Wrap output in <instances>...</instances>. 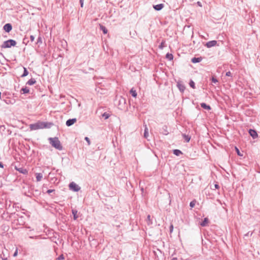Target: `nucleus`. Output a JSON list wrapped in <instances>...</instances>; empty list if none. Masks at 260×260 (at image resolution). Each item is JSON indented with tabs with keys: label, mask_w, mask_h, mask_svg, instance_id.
Here are the masks:
<instances>
[{
	"label": "nucleus",
	"mask_w": 260,
	"mask_h": 260,
	"mask_svg": "<svg viewBox=\"0 0 260 260\" xmlns=\"http://www.w3.org/2000/svg\"><path fill=\"white\" fill-rule=\"evenodd\" d=\"M3 29L6 32H9L12 29V26L10 23H7L4 26Z\"/></svg>",
	"instance_id": "nucleus-9"
},
{
	"label": "nucleus",
	"mask_w": 260,
	"mask_h": 260,
	"mask_svg": "<svg viewBox=\"0 0 260 260\" xmlns=\"http://www.w3.org/2000/svg\"><path fill=\"white\" fill-rule=\"evenodd\" d=\"M225 75L228 77H232V74L230 71L227 72L225 74Z\"/></svg>",
	"instance_id": "nucleus-41"
},
{
	"label": "nucleus",
	"mask_w": 260,
	"mask_h": 260,
	"mask_svg": "<svg viewBox=\"0 0 260 260\" xmlns=\"http://www.w3.org/2000/svg\"><path fill=\"white\" fill-rule=\"evenodd\" d=\"M53 125L51 122L38 121L35 123L29 125V128L31 131L43 129L45 128H50Z\"/></svg>",
	"instance_id": "nucleus-1"
},
{
	"label": "nucleus",
	"mask_w": 260,
	"mask_h": 260,
	"mask_svg": "<svg viewBox=\"0 0 260 260\" xmlns=\"http://www.w3.org/2000/svg\"><path fill=\"white\" fill-rule=\"evenodd\" d=\"M84 1V0H80V4L81 5V7H82V8L83 7Z\"/></svg>",
	"instance_id": "nucleus-43"
},
{
	"label": "nucleus",
	"mask_w": 260,
	"mask_h": 260,
	"mask_svg": "<svg viewBox=\"0 0 260 260\" xmlns=\"http://www.w3.org/2000/svg\"><path fill=\"white\" fill-rule=\"evenodd\" d=\"M85 140L87 142L88 144V145H90V139L89 138L86 137H85Z\"/></svg>",
	"instance_id": "nucleus-39"
},
{
	"label": "nucleus",
	"mask_w": 260,
	"mask_h": 260,
	"mask_svg": "<svg viewBox=\"0 0 260 260\" xmlns=\"http://www.w3.org/2000/svg\"><path fill=\"white\" fill-rule=\"evenodd\" d=\"M253 234V232H248L247 233L244 235L245 237L251 236Z\"/></svg>",
	"instance_id": "nucleus-37"
},
{
	"label": "nucleus",
	"mask_w": 260,
	"mask_h": 260,
	"mask_svg": "<svg viewBox=\"0 0 260 260\" xmlns=\"http://www.w3.org/2000/svg\"><path fill=\"white\" fill-rule=\"evenodd\" d=\"M30 40L31 42H33L35 40V37L32 35H31L30 36Z\"/></svg>",
	"instance_id": "nucleus-44"
},
{
	"label": "nucleus",
	"mask_w": 260,
	"mask_h": 260,
	"mask_svg": "<svg viewBox=\"0 0 260 260\" xmlns=\"http://www.w3.org/2000/svg\"><path fill=\"white\" fill-rule=\"evenodd\" d=\"M129 92L133 97H134V98L137 97V93L136 91L135 90H134L133 88H132Z\"/></svg>",
	"instance_id": "nucleus-20"
},
{
	"label": "nucleus",
	"mask_w": 260,
	"mask_h": 260,
	"mask_svg": "<svg viewBox=\"0 0 260 260\" xmlns=\"http://www.w3.org/2000/svg\"><path fill=\"white\" fill-rule=\"evenodd\" d=\"M100 28L101 30L103 31V34H107V32H108V30L106 28V27L103 25H101V24H100Z\"/></svg>",
	"instance_id": "nucleus-19"
},
{
	"label": "nucleus",
	"mask_w": 260,
	"mask_h": 260,
	"mask_svg": "<svg viewBox=\"0 0 260 260\" xmlns=\"http://www.w3.org/2000/svg\"><path fill=\"white\" fill-rule=\"evenodd\" d=\"M15 169L16 171H18L19 173H22L23 174L26 175V174H28L27 170L25 168H17V167H15Z\"/></svg>",
	"instance_id": "nucleus-8"
},
{
	"label": "nucleus",
	"mask_w": 260,
	"mask_h": 260,
	"mask_svg": "<svg viewBox=\"0 0 260 260\" xmlns=\"http://www.w3.org/2000/svg\"><path fill=\"white\" fill-rule=\"evenodd\" d=\"M144 126H145V130H144V137L145 139H148V137L149 136L148 129V127H147V125L146 124H145Z\"/></svg>",
	"instance_id": "nucleus-15"
},
{
	"label": "nucleus",
	"mask_w": 260,
	"mask_h": 260,
	"mask_svg": "<svg viewBox=\"0 0 260 260\" xmlns=\"http://www.w3.org/2000/svg\"><path fill=\"white\" fill-rule=\"evenodd\" d=\"M166 58L168 59L169 60H173V55L171 53H168L166 54Z\"/></svg>",
	"instance_id": "nucleus-26"
},
{
	"label": "nucleus",
	"mask_w": 260,
	"mask_h": 260,
	"mask_svg": "<svg viewBox=\"0 0 260 260\" xmlns=\"http://www.w3.org/2000/svg\"><path fill=\"white\" fill-rule=\"evenodd\" d=\"M164 7V5L163 4H159L156 5H153V7L156 11H160Z\"/></svg>",
	"instance_id": "nucleus-12"
},
{
	"label": "nucleus",
	"mask_w": 260,
	"mask_h": 260,
	"mask_svg": "<svg viewBox=\"0 0 260 260\" xmlns=\"http://www.w3.org/2000/svg\"><path fill=\"white\" fill-rule=\"evenodd\" d=\"M36 44H42V39L41 36H39V37L38 38Z\"/></svg>",
	"instance_id": "nucleus-31"
},
{
	"label": "nucleus",
	"mask_w": 260,
	"mask_h": 260,
	"mask_svg": "<svg viewBox=\"0 0 260 260\" xmlns=\"http://www.w3.org/2000/svg\"><path fill=\"white\" fill-rule=\"evenodd\" d=\"M211 81H212V82H213L214 83H216L218 82L217 79L216 78L214 77H212Z\"/></svg>",
	"instance_id": "nucleus-36"
},
{
	"label": "nucleus",
	"mask_w": 260,
	"mask_h": 260,
	"mask_svg": "<svg viewBox=\"0 0 260 260\" xmlns=\"http://www.w3.org/2000/svg\"><path fill=\"white\" fill-rule=\"evenodd\" d=\"M72 212L73 215L74 219L76 220L78 217L77 215V211L76 210H72Z\"/></svg>",
	"instance_id": "nucleus-23"
},
{
	"label": "nucleus",
	"mask_w": 260,
	"mask_h": 260,
	"mask_svg": "<svg viewBox=\"0 0 260 260\" xmlns=\"http://www.w3.org/2000/svg\"><path fill=\"white\" fill-rule=\"evenodd\" d=\"M37 181H40L43 178V175L41 173H36Z\"/></svg>",
	"instance_id": "nucleus-21"
},
{
	"label": "nucleus",
	"mask_w": 260,
	"mask_h": 260,
	"mask_svg": "<svg viewBox=\"0 0 260 260\" xmlns=\"http://www.w3.org/2000/svg\"><path fill=\"white\" fill-rule=\"evenodd\" d=\"M16 45V42L12 39H10L7 41H4L2 45V48H10L12 46H15Z\"/></svg>",
	"instance_id": "nucleus-3"
},
{
	"label": "nucleus",
	"mask_w": 260,
	"mask_h": 260,
	"mask_svg": "<svg viewBox=\"0 0 260 260\" xmlns=\"http://www.w3.org/2000/svg\"><path fill=\"white\" fill-rule=\"evenodd\" d=\"M249 135L253 138H256L258 137L257 133L255 129H250L248 131Z\"/></svg>",
	"instance_id": "nucleus-10"
},
{
	"label": "nucleus",
	"mask_w": 260,
	"mask_h": 260,
	"mask_svg": "<svg viewBox=\"0 0 260 260\" xmlns=\"http://www.w3.org/2000/svg\"><path fill=\"white\" fill-rule=\"evenodd\" d=\"M195 204L196 202L194 201H191L189 204V206L190 207L193 208L194 207Z\"/></svg>",
	"instance_id": "nucleus-35"
},
{
	"label": "nucleus",
	"mask_w": 260,
	"mask_h": 260,
	"mask_svg": "<svg viewBox=\"0 0 260 260\" xmlns=\"http://www.w3.org/2000/svg\"><path fill=\"white\" fill-rule=\"evenodd\" d=\"M54 191H55L54 189H48V190H47L46 192L48 194H50V193H52V192H54Z\"/></svg>",
	"instance_id": "nucleus-42"
},
{
	"label": "nucleus",
	"mask_w": 260,
	"mask_h": 260,
	"mask_svg": "<svg viewBox=\"0 0 260 260\" xmlns=\"http://www.w3.org/2000/svg\"><path fill=\"white\" fill-rule=\"evenodd\" d=\"M21 93L25 94V93H28L29 92V89L27 87H23L20 90Z\"/></svg>",
	"instance_id": "nucleus-17"
},
{
	"label": "nucleus",
	"mask_w": 260,
	"mask_h": 260,
	"mask_svg": "<svg viewBox=\"0 0 260 260\" xmlns=\"http://www.w3.org/2000/svg\"><path fill=\"white\" fill-rule=\"evenodd\" d=\"M198 5H199V6H201V2H198Z\"/></svg>",
	"instance_id": "nucleus-49"
},
{
	"label": "nucleus",
	"mask_w": 260,
	"mask_h": 260,
	"mask_svg": "<svg viewBox=\"0 0 260 260\" xmlns=\"http://www.w3.org/2000/svg\"><path fill=\"white\" fill-rule=\"evenodd\" d=\"M214 187H215V188H216V189H218V188H219V185H218V184H215L214 185Z\"/></svg>",
	"instance_id": "nucleus-45"
},
{
	"label": "nucleus",
	"mask_w": 260,
	"mask_h": 260,
	"mask_svg": "<svg viewBox=\"0 0 260 260\" xmlns=\"http://www.w3.org/2000/svg\"><path fill=\"white\" fill-rule=\"evenodd\" d=\"M165 43H166L165 41L163 40L161 42L160 44L159 45L158 48L160 49H162L165 46Z\"/></svg>",
	"instance_id": "nucleus-28"
},
{
	"label": "nucleus",
	"mask_w": 260,
	"mask_h": 260,
	"mask_svg": "<svg viewBox=\"0 0 260 260\" xmlns=\"http://www.w3.org/2000/svg\"><path fill=\"white\" fill-rule=\"evenodd\" d=\"M177 86L178 88L180 91L182 93H183L184 91L186 88L184 84L181 81L177 82Z\"/></svg>",
	"instance_id": "nucleus-6"
},
{
	"label": "nucleus",
	"mask_w": 260,
	"mask_h": 260,
	"mask_svg": "<svg viewBox=\"0 0 260 260\" xmlns=\"http://www.w3.org/2000/svg\"><path fill=\"white\" fill-rule=\"evenodd\" d=\"M30 239H39L40 238L39 236H29V237Z\"/></svg>",
	"instance_id": "nucleus-38"
},
{
	"label": "nucleus",
	"mask_w": 260,
	"mask_h": 260,
	"mask_svg": "<svg viewBox=\"0 0 260 260\" xmlns=\"http://www.w3.org/2000/svg\"><path fill=\"white\" fill-rule=\"evenodd\" d=\"M102 117H104L105 119H107L110 117V114L107 112H105L102 114Z\"/></svg>",
	"instance_id": "nucleus-29"
},
{
	"label": "nucleus",
	"mask_w": 260,
	"mask_h": 260,
	"mask_svg": "<svg viewBox=\"0 0 260 260\" xmlns=\"http://www.w3.org/2000/svg\"><path fill=\"white\" fill-rule=\"evenodd\" d=\"M2 93L1 92H0V100H2Z\"/></svg>",
	"instance_id": "nucleus-50"
},
{
	"label": "nucleus",
	"mask_w": 260,
	"mask_h": 260,
	"mask_svg": "<svg viewBox=\"0 0 260 260\" xmlns=\"http://www.w3.org/2000/svg\"><path fill=\"white\" fill-rule=\"evenodd\" d=\"M76 121V118L69 119L66 121V125L68 126H70L74 124Z\"/></svg>",
	"instance_id": "nucleus-11"
},
{
	"label": "nucleus",
	"mask_w": 260,
	"mask_h": 260,
	"mask_svg": "<svg viewBox=\"0 0 260 260\" xmlns=\"http://www.w3.org/2000/svg\"><path fill=\"white\" fill-rule=\"evenodd\" d=\"M64 257L63 254L60 255L56 259V260H64Z\"/></svg>",
	"instance_id": "nucleus-33"
},
{
	"label": "nucleus",
	"mask_w": 260,
	"mask_h": 260,
	"mask_svg": "<svg viewBox=\"0 0 260 260\" xmlns=\"http://www.w3.org/2000/svg\"><path fill=\"white\" fill-rule=\"evenodd\" d=\"M173 153L176 156H179L180 154H182V152L179 149H174L173 150Z\"/></svg>",
	"instance_id": "nucleus-22"
},
{
	"label": "nucleus",
	"mask_w": 260,
	"mask_h": 260,
	"mask_svg": "<svg viewBox=\"0 0 260 260\" xmlns=\"http://www.w3.org/2000/svg\"><path fill=\"white\" fill-rule=\"evenodd\" d=\"M118 100V108L123 110L126 107V99L121 96L117 98Z\"/></svg>",
	"instance_id": "nucleus-4"
},
{
	"label": "nucleus",
	"mask_w": 260,
	"mask_h": 260,
	"mask_svg": "<svg viewBox=\"0 0 260 260\" xmlns=\"http://www.w3.org/2000/svg\"><path fill=\"white\" fill-rule=\"evenodd\" d=\"M4 164L2 162H0V168H4Z\"/></svg>",
	"instance_id": "nucleus-46"
},
{
	"label": "nucleus",
	"mask_w": 260,
	"mask_h": 260,
	"mask_svg": "<svg viewBox=\"0 0 260 260\" xmlns=\"http://www.w3.org/2000/svg\"><path fill=\"white\" fill-rule=\"evenodd\" d=\"M201 107L204 109H206L207 110H211V107L209 106V105H207L206 103H202L201 104Z\"/></svg>",
	"instance_id": "nucleus-14"
},
{
	"label": "nucleus",
	"mask_w": 260,
	"mask_h": 260,
	"mask_svg": "<svg viewBox=\"0 0 260 260\" xmlns=\"http://www.w3.org/2000/svg\"><path fill=\"white\" fill-rule=\"evenodd\" d=\"M28 42H29V41H28V38H27L26 37H25L23 38V41H22L23 44H24L25 45H27V43H28Z\"/></svg>",
	"instance_id": "nucleus-30"
},
{
	"label": "nucleus",
	"mask_w": 260,
	"mask_h": 260,
	"mask_svg": "<svg viewBox=\"0 0 260 260\" xmlns=\"http://www.w3.org/2000/svg\"><path fill=\"white\" fill-rule=\"evenodd\" d=\"M150 215H148L147 216V219H148V220H150Z\"/></svg>",
	"instance_id": "nucleus-47"
},
{
	"label": "nucleus",
	"mask_w": 260,
	"mask_h": 260,
	"mask_svg": "<svg viewBox=\"0 0 260 260\" xmlns=\"http://www.w3.org/2000/svg\"><path fill=\"white\" fill-rule=\"evenodd\" d=\"M169 230H170V233H172L173 232V224H171L170 227H169Z\"/></svg>",
	"instance_id": "nucleus-40"
},
{
	"label": "nucleus",
	"mask_w": 260,
	"mask_h": 260,
	"mask_svg": "<svg viewBox=\"0 0 260 260\" xmlns=\"http://www.w3.org/2000/svg\"><path fill=\"white\" fill-rule=\"evenodd\" d=\"M36 82V81L34 78H31L26 82V84L28 85H32L35 84Z\"/></svg>",
	"instance_id": "nucleus-18"
},
{
	"label": "nucleus",
	"mask_w": 260,
	"mask_h": 260,
	"mask_svg": "<svg viewBox=\"0 0 260 260\" xmlns=\"http://www.w3.org/2000/svg\"><path fill=\"white\" fill-rule=\"evenodd\" d=\"M189 86L192 88L194 89L196 88L195 83L192 80H190L189 82Z\"/></svg>",
	"instance_id": "nucleus-32"
},
{
	"label": "nucleus",
	"mask_w": 260,
	"mask_h": 260,
	"mask_svg": "<svg viewBox=\"0 0 260 260\" xmlns=\"http://www.w3.org/2000/svg\"><path fill=\"white\" fill-rule=\"evenodd\" d=\"M217 42L215 40L210 41L206 43L205 46L207 48H210L217 45Z\"/></svg>",
	"instance_id": "nucleus-7"
},
{
	"label": "nucleus",
	"mask_w": 260,
	"mask_h": 260,
	"mask_svg": "<svg viewBox=\"0 0 260 260\" xmlns=\"http://www.w3.org/2000/svg\"><path fill=\"white\" fill-rule=\"evenodd\" d=\"M171 260H177V258L176 257H173Z\"/></svg>",
	"instance_id": "nucleus-48"
},
{
	"label": "nucleus",
	"mask_w": 260,
	"mask_h": 260,
	"mask_svg": "<svg viewBox=\"0 0 260 260\" xmlns=\"http://www.w3.org/2000/svg\"><path fill=\"white\" fill-rule=\"evenodd\" d=\"M209 222V219L208 218H205L201 223L200 225L202 226H206Z\"/></svg>",
	"instance_id": "nucleus-16"
},
{
	"label": "nucleus",
	"mask_w": 260,
	"mask_h": 260,
	"mask_svg": "<svg viewBox=\"0 0 260 260\" xmlns=\"http://www.w3.org/2000/svg\"><path fill=\"white\" fill-rule=\"evenodd\" d=\"M69 187L70 189L76 192L79 191L81 189L80 187L74 182L70 183Z\"/></svg>",
	"instance_id": "nucleus-5"
},
{
	"label": "nucleus",
	"mask_w": 260,
	"mask_h": 260,
	"mask_svg": "<svg viewBox=\"0 0 260 260\" xmlns=\"http://www.w3.org/2000/svg\"><path fill=\"white\" fill-rule=\"evenodd\" d=\"M182 136L186 142H188L190 140V137L185 134H182Z\"/></svg>",
	"instance_id": "nucleus-24"
},
{
	"label": "nucleus",
	"mask_w": 260,
	"mask_h": 260,
	"mask_svg": "<svg viewBox=\"0 0 260 260\" xmlns=\"http://www.w3.org/2000/svg\"><path fill=\"white\" fill-rule=\"evenodd\" d=\"M202 60V57H193L191 59V62L192 63H194L200 62Z\"/></svg>",
	"instance_id": "nucleus-13"
},
{
	"label": "nucleus",
	"mask_w": 260,
	"mask_h": 260,
	"mask_svg": "<svg viewBox=\"0 0 260 260\" xmlns=\"http://www.w3.org/2000/svg\"><path fill=\"white\" fill-rule=\"evenodd\" d=\"M49 141L50 144L55 148L59 150H61L62 149V146L58 138H49Z\"/></svg>",
	"instance_id": "nucleus-2"
},
{
	"label": "nucleus",
	"mask_w": 260,
	"mask_h": 260,
	"mask_svg": "<svg viewBox=\"0 0 260 260\" xmlns=\"http://www.w3.org/2000/svg\"><path fill=\"white\" fill-rule=\"evenodd\" d=\"M163 132L162 133L165 135H167L169 134V132L167 131V126L165 125L162 127Z\"/></svg>",
	"instance_id": "nucleus-27"
},
{
	"label": "nucleus",
	"mask_w": 260,
	"mask_h": 260,
	"mask_svg": "<svg viewBox=\"0 0 260 260\" xmlns=\"http://www.w3.org/2000/svg\"><path fill=\"white\" fill-rule=\"evenodd\" d=\"M235 149H236V152H237V153L238 155L240 156H242V155H243L240 153V151H239V149H238L237 147H235Z\"/></svg>",
	"instance_id": "nucleus-34"
},
{
	"label": "nucleus",
	"mask_w": 260,
	"mask_h": 260,
	"mask_svg": "<svg viewBox=\"0 0 260 260\" xmlns=\"http://www.w3.org/2000/svg\"><path fill=\"white\" fill-rule=\"evenodd\" d=\"M24 71L22 75L21 76V77H24L28 75V72L27 71L26 68L23 67Z\"/></svg>",
	"instance_id": "nucleus-25"
},
{
	"label": "nucleus",
	"mask_w": 260,
	"mask_h": 260,
	"mask_svg": "<svg viewBox=\"0 0 260 260\" xmlns=\"http://www.w3.org/2000/svg\"><path fill=\"white\" fill-rule=\"evenodd\" d=\"M17 251H16V252L14 253V256L16 255H17Z\"/></svg>",
	"instance_id": "nucleus-51"
}]
</instances>
